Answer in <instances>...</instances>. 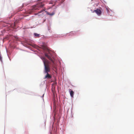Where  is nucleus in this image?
Wrapping results in <instances>:
<instances>
[{
	"label": "nucleus",
	"mask_w": 134,
	"mask_h": 134,
	"mask_svg": "<svg viewBox=\"0 0 134 134\" xmlns=\"http://www.w3.org/2000/svg\"><path fill=\"white\" fill-rule=\"evenodd\" d=\"M42 59L44 65V72L45 73L48 72L50 71L49 61L44 57H42Z\"/></svg>",
	"instance_id": "nucleus-1"
},
{
	"label": "nucleus",
	"mask_w": 134,
	"mask_h": 134,
	"mask_svg": "<svg viewBox=\"0 0 134 134\" xmlns=\"http://www.w3.org/2000/svg\"><path fill=\"white\" fill-rule=\"evenodd\" d=\"M44 54L45 56L53 63V64L52 65V66L54 68L56 69V67L55 66V64L51 57L52 55L51 51L48 50L47 52L45 53Z\"/></svg>",
	"instance_id": "nucleus-2"
},
{
	"label": "nucleus",
	"mask_w": 134,
	"mask_h": 134,
	"mask_svg": "<svg viewBox=\"0 0 134 134\" xmlns=\"http://www.w3.org/2000/svg\"><path fill=\"white\" fill-rule=\"evenodd\" d=\"M95 12L98 15H100L102 13V12L101 10L99 9L94 10L93 12Z\"/></svg>",
	"instance_id": "nucleus-3"
},
{
	"label": "nucleus",
	"mask_w": 134,
	"mask_h": 134,
	"mask_svg": "<svg viewBox=\"0 0 134 134\" xmlns=\"http://www.w3.org/2000/svg\"><path fill=\"white\" fill-rule=\"evenodd\" d=\"M47 74L45 76L44 78H46L48 79H50L51 78V76L48 73H46Z\"/></svg>",
	"instance_id": "nucleus-4"
},
{
	"label": "nucleus",
	"mask_w": 134,
	"mask_h": 134,
	"mask_svg": "<svg viewBox=\"0 0 134 134\" xmlns=\"http://www.w3.org/2000/svg\"><path fill=\"white\" fill-rule=\"evenodd\" d=\"M69 91L70 92V96L72 97H73L74 94V92L71 89H69Z\"/></svg>",
	"instance_id": "nucleus-5"
},
{
	"label": "nucleus",
	"mask_w": 134,
	"mask_h": 134,
	"mask_svg": "<svg viewBox=\"0 0 134 134\" xmlns=\"http://www.w3.org/2000/svg\"><path fill=\"white\" fill-rule=\"evenodd\" d=\"M34 35L36 37H40V34H38L37 33H35Z\"/></svg>",
	"instance_id": "nucleus-6"
},
{
	"label": "nucleus",
	"mask_w": 134,
	"mask_h": 134,
	"mask_svg": "<svg viewBox=\"0 0 134 134\" xmlns=\"http://www.w3.org/2000/svg\"><path fill=\"white\" fill-rule=\"evenodd\" d=\"M54 14V13H52L50 14H48L49 15H53Z\"/></svg>",
	"instance_id": "nucleus-7"
},
{
	"label": "nucleus",
	"mask_w": 134,
	"mask_h": 134,
	"mask_svg": "<svg viewBox=\"0 0 134 134\" xmlns=\"http://www.w3.org/2000/svg\"><path fill=\"white\" fill-rule=\"evenodd\" d=\"M40 7H42L43 6V5H42V4H40Z\"/></svg>",
	"instance_id": "nucleus-8"
},
{
	"label": "nucleus",
	"mask_w": 134,
	"mask_h": 134,
	"mask_svg": "<svg viewBox=\"0 0 134 134\" xmlns=\"http://www.w3.org/2000/svg\"><path fill=\"white\" fill-rule=\"evenodd\" d=\"M43 10H41V11H40L39 12V13H41V12H43Z\"/></svg>",
	"instance_id": "nucleus-9"
},
{
	"label": "nucleus",
	"mask_w": 134,
	"mask_h": 134,
	"mask_svg": "<svg viewBox=\"0 0 134 134\" xmlns=\"http://www.w3.org/2000/svg\"><path fill=\"white\" fill-rule=\"evenodd\" d=\"M2 59V57L1 55H0V60H1Z\"/></svg>",
	"instance_id": "nucleus-10"
},
{
	"label": "nucleus",
	"mask_w": 134,
	"mask_h": 134,
	"mask_svg": "<svg viewBox=\"0 0 134 134\" xmlns=\"http://www.w3.org/2000/svg\"><path fill=\"white\" fill-rule=\"evenodd\" d=\"M91 1H93V0H91Z\"/></svg>",
	"instance_id": "nucleus-11"
}]
</instances>
